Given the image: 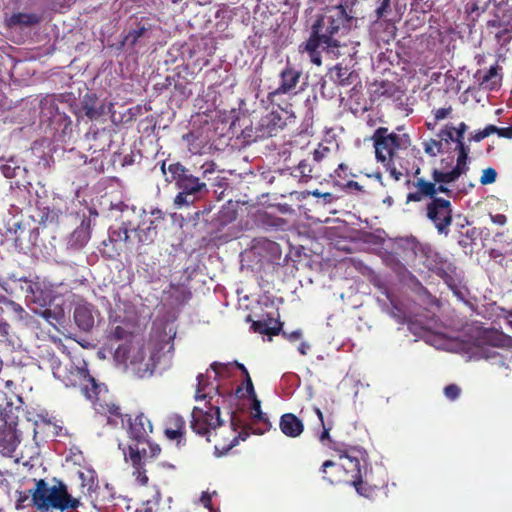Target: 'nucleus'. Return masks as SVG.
Listing matches in <instances>:
<instances>
[{
    "mask_svg": "<svg viewBox=\"0 0 512 512\" xmlns=\"http://www.w3.org/2000/svg\"><path fill=\"white\" fill-rule=\"evenodd\" d=\"M409 329L414 334H419L427 344L436 349L464 352L469 354L471 359H486L495 365L508 368L507 355L495 349L506 347L512 349V338L497 330L474 327L467 339L460 341L441 332L432 331L429 327H422L418 332L416 323H411Z\"/></svg>",
    "mask_w": 512,
    "mask_h": 512,
    "instance_id": "1",
    "label": "nucleus"
},
{
    "mask_svg": "<svg viewBox=\"0 0 512 512\" xmlns=\"http://www.w3.org/2000/svg\"><path fill=\"white\" fill-rule=\"evenodd\" d=\"M172 358L173 344L164 338L123 343L114 353V360L118 366L141 379L167 370L172 364Z\"/></svg>",
    "mask_w": 512,
    "mask_h": 512,
    "instance_id": "2",
    "label": "nucleus"
},
{
    "mask_svg": "<svg viewBox=\"0 0 512 512\" xmlns=\"http://www.w3.org/2000/svg\"><path fill=\"white\" fill-rule=\"evenodd\" d=\"M204 379L203 374L197 377L198 384L195 399L196 401L204 402L202 405L194 407L190 426L196 434L205 436L208 442L212 441L211 437L213 435L215 437L218 436L219 433L217 431H221L220 436L224 440L222 446L228 445L231 440V434L229 431L224 430L227 426H223L220 419V396L210 395L209 392L202 394V391L205 390ZM217 445L221 447L220 444Z\"/></svg>",
    "mask_w": 512,
    "mask_h": 512,
    "instance_id": "3",
    "label": "nucleus"
},
{
    "mask_svg": "<svg viewBox=\"0 0 512 512\" xmlns=\"http://www.w3.org/2000/svg\"><path fill=\"white\" fill-rule=\"evenodd\" d=\"M351 18L348 17L345 8L342 5L335 6L327 11L313 26V32L311 37L303 46V52H306L310 58V61L320 66L321 55L319 47L327 49L328 52L333 53L335 56L338 53L335 49L339 47V42L335 38V35L339 30L344 27L346 22H349Z\"/></svg>",
    "mask_w": 512,
    "mask_h": 512,
    "instance_id": "4",
    "label": "nucleus"
},
{
    "mask_svg": "<svg viewBox=\"0 0 512 512\" xmlns=\"http://www.w3.org/2000/svg\"><path fill=\"white\" fill-rule=\"evenodd\" d=\"M237 366L243 370V372L247 375L246 379V392L248 396L251 399V407H250V415L254 423H260L262 427L254 428L250 424L243 423L240 420H238L236 417L231 418V423L229 426H227L224 430H227L231 434V440L228 445H223L219 447L218 445L215 446V450L222 452H227L230 449H232L234 446H236L239 441H245L250 433L262 435L266 431H268L271 427V423L266 416L265 413L261 410V402L257 399L254 387L252 384V381L248 375V372L246 371L245 367L242 364H237Z\"/></svg>",
    "mask_w": 512,
    "mask_h": 512,
    "instance_id": "5",
    "label": "nucleus"
},
{
    "mask_svg": "<svg viewBox=\"0 0 512 512\" xmlns=\"http://www.w3.org/2000/svg\"><path fill=\"white\" fill-rule=\"evenodd\" d=\"M31 501L38 510H74L80 505L77 498L72 497L67 486L58 480L48 483L43 479L36 481V487L32 491Z\"/></svg>",
    "mask_w": 512,
    "mask_h": 512,
    "instance_id": "6",
    "label": "nucleus"
},
{
    "mask_svg": "<svg viewBox=\"0 0 512 512\" xmlns=\"http://www.w3.org/2000/svg\"><path fill=\"white\" fill-rule=\"evenodd\" d=\"M50 365L55 378L63 382L66 387L80 386L82 393L89 400L93 401V396L89 392V385H91V391L93 394L98 395L100 393V389L96 385L95 379L89 375L84 360L66 359L65 362H62L53 357L50 360Z\"/></svg>",
    "mask_w": 512,
    "mask_h": 512,
    "instance_id": "7",
    "label": "nucleus"
},
{
    "mask_svg": "<svg viewBox=\"0 0 512 512\" xmlns=\"http://www.w3.org/2000/svg\"><path fill=\"white\" fill-rule=\"evenodd\" d=\"M168 170L171 174V179L168 180H175L181 190L174 199L175 205L179 208L193 204L197 199V195L207 189L204 182L188 174L185 167L179 163L169 165Z\"/></svg>",
    "mask_w": 512,
    "mask_h": 512,
    "instance_id": "8",
    "label": "nucleus"
},
{
    "mask_svg": "<svg viewBox=\"0 0 512 512\" xmlns=\"http://www.w3.org/2000/svg\"><path fill=\"white\" fill-rule=\"evenodd\" d=\"M422 253L425 258L423 264L428 270L440 276L458 299L465 300L467 291L460 283V277L456 272V268L431 250H422Z\"/></svg>",
    "mask_w": 512,
    "mask_h": 512,
    "instance_id": "9",
    "label": "nucleus"
},
{
    "mask_svg": "<svg viewBox=\"0 0 512 512\" xmlns=\"http://www.w3.org/2000/svg\"><path fill=\"white\" fill-rule=\"evenodd\" d=\"M152 423L150 419L144 414L136 416L129 426L130 438L135 441V444H130L128 452L123 450L126 460H130L134 464H138L143 457L147 455V450L144 447L149 434L152 432Z\"/></svg>",
    "mask_w": 512,
    "mask_h": 512,
    "instance_id": "10",
    "label": "nucleus"
},
{
    "mask_svg": "<svg viewBox=\"0 0 512 512\" xmlns=\"http://www.w3.org/2000/svg\"><path fill=\"white\" fill-rule=\"evenodd\" d=\"M466 130L467 126L464 122H461L457 127H454L455 150L458 151L456 166L448 172L435 170L433 172V178L435 182L450 183L458 179L463 173L466 172L469 153V147L465 146L463 142Z\"/></svg>",
    "mask_w": 512,
    "mask_h": 512,
    "instance_id": "11",
    "label": "nucleus"
},
{
    "mask_svg": "<svg viewBox=\"0 0 512 512\" xmlns=\"http://www.w3.org/2000/svg\"><path fill=\"white\" fill-rule=\"evenodd\" d=\"M109 217L120 221L118 227H111L109 238L112 242H128L129 232L132 228V218H139L140 213H136V208L126 205L122 202L111 204Z\"/></svg>",
    "mask_w": 512,
    "mask_h": 512,
    "instance_id": "12",
    "label": "nucleus"
},
{
    "mask_svg": "<svg viewBox=\"0 0 512 512\" xmlns=\"http://www.w3.org/2000/svg\"><path fill=\"white\" fill-rule=\"evenodd\" d=\"M386 130L378 129L374 135V146L376 158L381 163L392 161L398 149L404 147L408 143L405 135L395 133L385 135Z\"/></svg>",
    "mask_w": 512,
    "mask_h": 512,
    "instance_id": "13",
    "label": "nucleus"
},
{
    "mask_svg": "<svg viewBox=\"0 0 512 512\" xmlns=\"http://www.w3.org/2000/svg\"><path fill=\"white\" fill-rule=\"evenodd\" d=\"M427 217L433 222L439 233L447 234L452 223L450 201L443 198H434L427 205Z\"/></svg>",
    "mask_w": 512,
    "mask_h": 512,
    "instance_id": "14",
    "label": "nucleus"
},
{
    "mask_svg": "<svg viewBox=\"0 0 512 512\" xmlns=\"http://www.w3.org/2000/svg\"><path fill=\"white\" fill-rule=\"evenodd\" d=\"M136 213H140V217L132 218L131 232L135 233L139 243L152 242L157 234L155 220L161 217V212L159 210L152 211L148 215L144 210H136Z\"/></svg>",
    "mask_w": 512,
    "mask_h": 512,
    "instance_id": "15",
    "label": "nucleus"
},
{
    "mask_svg": "<svg viewBox=\"0 0 512 512\" xmlns=\"http://www.w3.org/2000/svg\"><path fill=\"white\" fill-rule=\"evenodd\" d=\"M134 316V307L130 303L126 301H122L120 298H117L115 303V311L114 315L112 314L110 317L114 322H119L123 325L113 326L110 330V335L112 338L120 340L124 339L129 331L126 328L125 323L130 321Z\"/></svg>",
    "mask_w": 512,
    "mask_h": 512,
    "instance_id": "16",
    "label": "nucleus"
},
{
    "mask_svg": "<svg viewBox=\"0 0 512 512\" xmlns=\"http://www.w3.org/2000/svg\"><path fill=\"white\" fill-rule=\"evenodd\" d=\"M286 125L281 113L277 111L269 112L263 115L255 126L259 137H271L283 129Z\"/></svg>",
    "mask_w": 512,
    "mask_h": 512,
    "instance_id": "17",
    "label": "nucleus"
},
{
    "mask_svg": "<svg viewBox=\"0 0 512 512\" xmlns=\"http://www.w3.org/2000/svg\"><path fill=\"white\" fill-rule=\"evenodd\" d=\"M20 443V435L16 428L0 419V453L11 456Z\"/></svg>",
    "mask_w": 512,
    "mask_h": 512,
    "instance_id": "18",
    "label": "nucleus"
},
{
    "mask_svg": "<svg viewBox=\"0 0 512 512\" xmlns=\"http://www.w3.org/2000/svg\"><path fill=\"white\" fill-rule=\"evenodd\" d=\"M99 318V312L91 304L86 302L77 303L74 310V321L83 331H90Z\"/></svg>",
    "mask_w": 512,
    "mask_h": 512,
    "instance_id": "19",
    "label": "nucleus"
},
{
    "mask_svg": "<svg viewBox=\"0 0 512 512\" xmlns=\"http://www.w3.org/2000/svg\"><path fill=\"white\" fill-rule=\"evenodd\" d=\"M41 117L47 120L51 125L55 123H63L64 130L71 125V121L65 114L60 113L53 97H46L41 101Z\"/></svg>",
    "mask_w": 512,
    "mask_h": 512,
    "instance_id": "20",
    "label": "nucleus"
},
{
    "mask_svg": "<svg viewBox=\"0 0 512 512\" xmlns=\"http://www.w3.org/2000/svg\"><path fill=\"white\" fill-rule=\"evenodd\" d=\"M94 409L97 413L105 415L107 422L112 425H117L119 422H123L120 408L115 404L108 403L105 397H96L93 401Z\"/></svg>",
    "mask_w": 512,
    "mask_h": 512,
    "instance_id": "21",
    "label": "nucleus"
},
{
    "mask_svg": "<svg viewBox=\"0 0 512 512\" xmlns=\"http://www.w3.org/2000/svg\"><path fill=\"white\" fill-rule=\"evenodd\" d=\"M281 432L290 438L299 437L304 430L303 422L292 413L283 414L280 418Z\"/></svg>",
    "mask_w": 512,
    "mask_h": 512,
    "instance_id": "22",
    "label": "nucleus"
},
{
    "mask_svg": "<svg viewBox=\"0 0 512 512\" xmlns=\"http://www.w3.org/2000/svg\"><path fill=\"white\" fill-rule=\"evenodd\" d=\"M0 171L6 178H16L17 186H24L26 181L24 177L27 173L26 168L21 166L16 158H10L5 163L0 164Z\"/></svg>",
    "mask_w": 512,
    "mask_h": 512,
    "instance_id": "23",
    "label": "nucleus"
},
{
    "mask_svg": "<svg viewBox=\"0 0 512 512\" xmlns=\"http://www.w3.org/2000/svg\"><path fill=\"white\" fill-rule=\"evenodd\" d=\"M413 187L415 191L410 192L407 195V202H420L425 197H433L437 193L435 183L428 182L423 178H418L414 183Z\"/></svg>",
    "mask_w": 512,
    "mask_h": 512,
    "instance_id": "24",
    "label": "nucleus"
},
{
    "mask_svg": "<svg viewBox=\"0 0 512 512\" xmlns=\"http://www.w3.org/2000/svg\"><path fill=\"white\" fill-rule=\"evenodd\" d=\"M301 71L287 66L280 74V85L278 87L279 93L293 92L301 77Z\"/></svg>",
    "mask_w": 512,
    "mask_h": 512,
    "instance_id": "25",
    "label": "nucleus"
},
{
    "mask_svg": "<svg viewBox=\"0 0 512 512\" xmlns=\"http://www.w3.org/2000/svg\"><path fill=\"white\" fill-rule=\"evenodd\" d=\"M91 219L84 218L81 224L73 231L69 239V245L72 248L79 249L84 247L91 236Z\"/></svg>",
    "mask_w": 512,
    "mask_h": 512,
    "instance_id": "26",
    "label": "nucleus"
},
{
    "mask_svg": "<svg viewBox=\"0 0 512 512\" xmlns=\"http://www.w3.org/2000/svg\"><path fill=\"white\" fill-rule=\"evenodd\" d=\"M185 429V421L184 419L177 415H171L166 424L165 428V435L170 440H178L180 441L181 437L183 436Z\"/></svg>",
    "mask_w": 512,
    "mask_h": 512,
    "instance_id": "27",
    "label": "nucleus"
},
{
    "mask_svg": "<svg viewBox=\"0 0 512 512\" xmlns=\"http://www.w3.org/2000/svg\"><path fill=\"white\" fill-rule=\"evenodd\" d=\"M39 22V17L33 13H15L7 20L8 27H26Z\"/></svg>",
    "mask_w": 512,
    "mask_h": 512,
    "instance_id": "28",
    "label": "nucleus"
},
{
    "mask_svg": "<svg viewBox=\"0 0 512 512\" xmlns=\"http://www.w3.org/2000/svg\"><path fill=\"white\" fill-rule=\"evenodd\" d=\"M340 459L343 470L351 474L353 479L361 475L360 461L357 457L351 454H344L340 456Z\"/></svg>",
    "mask_w": 512,
    "mask_h": 512,
    "instance_id": "29",
    "label": "nucleus"
},
{
    "mask_svg": "<svg viewBox=\"0 0 512 512\" xmlns=\"http://www.w3.org/2000/svg\"><path fill=\"white\" fill-rule=\"evenodd\" d=\"M501 82V76L498 73V68L495 66L490 67L483 76L480 78V84L484 89L494 90Z\"/></svg>",
    "mask_w": 512,
    "mask_h": 512,
    "instance_id": "30",
    "label": "nucleus"
},
{
    "mask_svg": "<svg viewBox=\"0 0 512 512\" xmlns=\"http://www.w3.org/2000/svg\"><path fill=\"white\" fill-rule=\"evenodd\" d=\"M281 323L277 320L269 319L268 321H255L252 328L255 332L261 334L276 335L280 330Z\"/></svg>",
    "mask_w": 512,
    "mask_h": 512,
    "instance_id": "31",
    "label": "nucleus"
},
{
    "mask_svg": "<svg viewBox=\"0 0 512 512\" xmlns=\"http://www.w3.org/2000/svg\"><path fill=\"white\" fill-rule=\"evenodd\" d=\"M437 138L438 141H441V148L443 149V153L449 152L450 145L455 144L454 126L446 125L439 131Z\"/></svg>",
    "mask_w": 512,
    "mask_h": 512,
    "instance_id": "32",
    "label": "nucleus"
},
{
    "mask_svg": "<svg viewBox=\"0 0 512 512\" xmlns=\"http://www.w3.org/2000/svg\"><path fill=\"white\" fill-rule=\"evenodd\" d=\"M395 245L397 248L403 249L407 251V253H411V255H417L418 251H422L421 245L417 242L414 237H405L398 238L395 241Z\"/></svg>",
    "mask_w": 512,
    "mask_h": 512,
    "instance_id": "33",
    "label": "nucleus"
},
{
    "mask_svg": "<svg viewBox=\"0 0 512 512\" xmlns=\"http://www.w3.org/2000/svg\"><path fill=\"white\" fill-rule=\"evenodd\" d=\"M331 78L340 85H348L352 83V73L349 72L347 68L339 65L335 66L331 70Z\"/></svg>",
    "mask_w": 512,
    "mask_h": 512,
    "instance_id": "34",
    "label": "nucleus"
},
{
    "mask_svg": "<svg viewBox=\"0 0 512 512\" xmlns=\"http://www.w3.org/2000/svg\"><path fill=\"white\" fill-rule=\"evenodd\" d=\"M423 149L425 153L431 157H435L438 154H443V149L441 148V141H438V138H431L425 140L423 142Z\"/></svg>",
    "mask_w": 512,
    "mask_h": 512,
    "instance_id": "35",
    "label": "nucleus"
},
{
    "mask_svg": "<svg viewBox=\"0 0 512 512\" xmlns=\"http://www.w3.org/2000/svg\"><path fill=\"white\" fill-rule=\"evenodd\" d=\"M487 0H469L465 5V10L470 15L478 16L481 12L485 11L487 7Z\"/></svg>",
    "mask_w": 512,
    "mask_h": 512,
    "instance_id": "36",
    "label": "nucleus"
},
{
    "mask_svg": "<svg viewBox=\"0 0 512 512\" xmlns=\"http://www.w3.org/2000/svg\"><path fill=\"white\" fill-rule=\"evenodd\" d=\"M32 491L24 492V491H17L16 492V499H15V507L17 510H21L26 508L29 505H33L31 498H32Z\"/></svg>",
    "mask_w": 512,
    "mask_h": 512,
    "instance_id": "37",
    "label": "nucleus"
},
{
    "mask_svg": "<svg viewBox=\"0 0 512 512\" xmlns=\"http://www.w3.org/2000/svg\"><path fill=\"white\" fill-rule=\"evenodd\" d=\"M295 176H299L304 182H307L311 178L312 167L306 161L302 160L294 170Z\"/></svg>",
    "mask_w": 512,
    "mask_h": 512,
    "instance_id": "38",
    "label": "nucleus"
},
{
    "mask_svg": "<svg viewBox=\"0 0 512 512\" xmlns=\"http://www.w3.org/2000/svg\"><path fill=\"white\" fill-rule=\"evenodd\" d=\"M42 317L51 325L56 326V324L60 323L63 318V311L61 309H57L52 311L51 309H45L41 313Z\"/></svg>",
    "mask_w": 512,
    "mask_h": 512,
    "instance_id": "39",
    "label": "nucleus"
},
{
    "mask_svg": "<svg viewBox=\"0 0 512 512\" xmlns=\"http://www.w3.org/2000/svg\"><path fill=\"white\" fill-rule=\"evenodd\" d=\"M183 139L188 143L189 150L193 153H198L200 151V148L202 144L205 143V141H200V143H196L199 139V136L196 132H190L183 136Z\"/></svg>",
    "mask_w": 512,
    "mask_h": 512,
    "instance_id": "40",
    "label": "nucleus"
},
{
    "mask_svg": "<svg viewBox=\"0 0 512 512\" xmlns=\"http://www.w3.org/2000/svg\"><path fill=\"white\" fill-rule=\"evenodd\" d=\"M84 109H85L86 116L91 120L97 119L104 113L103 105L96 106L94 104L93 105L86 104L84 106Z\"/></svg>",
    "mask_w": 512,
    "mask_h": 512,
    "instance_id": "41",
    "label": "nucleus"
},
{
    "mask_svg": "<svg viewBox=\"0 0 512 512\" xmlns=\"http://www.w3.org/2000/svg\"><path fill=\"white\" fill-rule=\"evenodd\" d=\"M496 178H497L496 170L494 168L489 167V168H486L483 170L481 178H480V183L482 185L492 184L496 181Z\"/></svg>",
    "mask_w": 512,
    "mask_h": 512,
    "instance_id": "42",
    "label": "nucleus"
},
{
    "mask_svg": "<svg viewBox=\"0 0 512 512\" xmlns=\"http://www.w3.org/2000/svg\"><path fill=\"white\" fill-rule=\"evenodd\" d=\"M352 485L355 487L358 494L365 497H368L370 495L371 488L365 483H363L361 475L352 480Z\"/></svg>",
    "mask_w": 512,
    "mask_h": 512,
    "instance_id": "43",
    "label": "nucleus"
},
{
    "mask_svg": "<svg viewBox=\"0 0 512 512\" xmlns=\"http://www.w3.org/2000/svg\"><path fill=\"white\" fill-rule=\"evenodd\" d=\"M79 477L81 478L83 485L88 486L91 489L96 481V473L93 470H87L86 472H79Z\"/></svg>",
    "mask_w": 512,
    "mask_h": 512,
    "instance_id": "44",
    "label": "nucleus"
},
{
    "mask_svg": "<svg viewBox=\"0 0 512 512\" xmlns=\"http://www.w3.org/2000/svg\"><path fill=\"white\" fill-rule=\"evenodd\" d=\"M461 393V389L456 384H450L444 388V395L449 400H456Z\"/></svg>",
    "mask_w": 512,
    "mask_h": 512,
    "instance_id": "45",
    "label": "nucleus"
},
{
    "mask_svg": "<svg viewBox=\"0 0 512 512\" xmlns=\"http://www.w3.org/2000/svg\"><path fill=\"white\" fill-rule=\"evenodd\" d=\"M141 461L142 459L139 461L138 464H133L134 466V472H133V475L136 477V480L141 484V485H144L147 483L148 481V477L146 476L145 472L141 470Z\"/></svg>",
    "mask_w": 512,
    "mask_h": 512,
    "instance_id": "46",
    "label": "nucleus"
},
{
    "mask_svg": "<svg viewBox=\"0 0 512 512\" xmlns=\"http://www.w3.org/2000/svg\"><path fill=\"white\" fill-rule=\"evenodd\" d=\"M168 293L172 296H176V302L182 303L185 300L186 290L182 286H171Z\"/></svg>",
    "mask_w": 512,
    "mask_h": 512,
    "instance_id": "47",
    "label": "nucleus"
},
{
    "mask_svg": "<svg viewBox=\"0 0 512 512\" xmlns=\"http://www.w3.org/2000/svg\"><path fill=\"white\" fill-rule=\"evenodd\" d=\"M144 447L147 450V455L144 458L155 457L160 453L159 445L150 443L148 439L146 440V444L144 445Z\"/></svg>",
    "mask_w": 512,
    "mask_h": 512,
    "instance_id": "48",
    "label": "nucleus"
},
{
    "mask_svg": "<svg viewBox=\"0 0 512 512\" xmlns=\"http://www.w3.org/2000/svg\"><path fill=\"white\" fill-rule=\"evenodd\" d=\"M329 152V149L325 146H319L317 149L313 152V159L316 162H320Z\"/></svg>",
    "mask_w": 512,
    "mask_h": 512,
    "instance_id": "49",
    "label": "nucleus"
},
{
    "mask_svg": "<svg viewBox=\"0 0 512 512\" xmlns=\"http://www.w3.org/2000/svg\"><path fill=\"white\" fill-rule=\"evenodd\" d=\"M146 31L145 27H140L138 29H135L131 31L128 36L127 40H131V43H135Z\"/></svg>",
    "mask_w": 512,
    "mask_h": 512,
    "instance_id": "50",
    "label": "nucleus"
},
{
    "mask_svg": "<svg viewBox=\"0 0 512 512\" xmlns=\"http://www.w3.org/2000/svg\"><path fill=\"white\" fill-rule=\"evenodd\" d=\"M451 111H452L451 107L437 109L434 113L435 120L439 121V120H443V119L447 118L450 115Z\"/></svg>",
    "mask_w": 512,
    "mask_h": 512,
    "instance_id": "51",
    "label": "nucleus"
},
{
    "mask_svg": "<svg viewBox=\"0 0 512 512\" xmlns=\"http://www.w3.org/2000/svg\"><path fill=\"white\" fill-rule=\"evenodd\" d=\"M383 164L386 167V170L389 171L391 177H393L396 181L400 180L402 173L391 165V161H387L386 163Z\"/></svg>",
    "mask_w": 512,
    "mask_h": 512,
    "instance_id": "52",
    "label": "nucleus"
},
{
    "mask_svg": "<svg viewBox=\"0 0 512 512\" xmlns=\"http://www.w3.org/2000/svg\"><path fill=\"white\" fill-rule=\"evenodd\" d=\"M497 135L502 138L512 139V126L504 128L498 127Z\"/></svg>",
    "mask_w": 512,
    "mask_h": 512,
    "instance_id": "53",
    "label": "nucleus"
},
{
    "mask_svg": "<svg viewBox=\"0 0 512 512\" xmlns=\"http://www.w3.org/2000/svg\"><path fill=\"white\" fill-rule=\"evenodd\" d=\"M390 0H383L380 7L377 8L376 12L378 17H383L386 13L387 7L389 5Z\"/></svg>",
    "mask_w": 512,
    "mask_h": 512,
    "instance_id": "54",
    "label": "nucleus"
},
{
    "mask_svg": "<svg viewBox=\"0 0 512 512\" xmlns=\"http://www.w3.org/2000/svg\"><path fill=\"white\" fill-rule=\"evenodd\" d=\"M201 169L203 170V176L205 177L207 174H211L215 171V164L206 163L201 167Z\"/></svg>",
    "mask_w": 512,
    "mask_h": 512,
    "instance_id": "55",
    "label": "nucleus"
},
{
    "mask_svg": "<svg viewBox=\"0 0 512 512\" xmlns=\"http://www.w3.org/2000/svg\"><path fill=\"white\" fill-rule=\"evenodd\" d=\"M491 219L494 223L498 225H504L506 223V216L502 214L492 215Z\"/></svg>",
    "mask_w": 512,
    "mask_h": 512,
    "instance_id": "56",
    "label": "nucleus"
},
{
    "mask_svg": "<svg viewBox=\"0 0 512 512\" xmlns=\"http://www.w3.org/2000/svg\"><path fill=\"white\" fill-rule=\"evenodd\" d=\"M201 503L204 505V507L206 508H210V503H211V496L209 493L207 492H204L201 496V499H200Z\"/></svg>",
    "mask_w": 512,
    "mask_h": 512,
    "instance_id": "57",
    "label": "nucleus"
},
{
    "mask_svg": "<svg viewBox=\"0 0 512 512\" xmlns=\"http://www.w3.org/2000/svg\"><path fill=\"white\" fill-rule=\"evenodd\" d=\"M482 131H483V132L485 133V135L488 137V136H490V135H492V134H494V133H496V134H497L498 127H497V126H495V125H492V124H491V125H487V126H486Z\"/></svg>",
    "mask_w": 512,
    "mask_h": 512,
    "instance_id": "58",
    "label": "nucleus"
},
{
    "mask_svg": "<svg viewBox=\"0 0 512 512\" xmlns=\"http://www.w3.org/2000/svg\"><path fill=\"white\" fill-rule=\"evenodd\" d=\"M211 368L214 371L215 376H218V375H220L222 373V370L225 368V365L224 364L214 363L211 366Z\"/></svg>",
    "mask_w": 512,
    "mask_h": 512,
    "instance_id": "59",
    "label": "nucleus"
},
{
    "mask_svg": "<svg viewBox=\"0 0 512 512\" xmlns=\"http://www.w3.org/2000/svg\"><path fill=\"white\" fill-rule=\"evenodd\" d=\"M310 346L308 343L306 342H301L299 347H298V351L300 354L302 355H306L307 354V351L309 350Z\"/></svg>",
    "mask_w": 512,
    "mask_h": 512,
    "instance_id": "60",
    "label": "nucleus"
},
{
    "mask_svg": "<svg viewBox=\"0 0 512 512\" xmlns=\"http://www.w3.org/2000/svg\"><path fill=\"white\" fill-rule=\"evenodd\" d=\"M486 137L485 133L482 130H479L473 135V140L479 142Z\"/></svg>",
    "mask_w": 512,
    "mask_h": 512,
    "instance_id": "61",
    "label": "nucleus"
},
{
    "mask_svg": "<svg viewBox=\"0 0 512 512\" xmlns=\"http://www.w3.org/2000/svg\"><path fill=\"white\" fill-rule=\"evenodd\" d=\"M301 337V331L300 330H296V331H293L289 336L288 338L290 340H293V339H299Z\"/></svg>",
    "mask_w": 512,
    "mask_h": 512,
    "instance_id": "62",
    "label": "nucleus"
},
{
    "mask_svg": "<svg viewBox=\"0 0 512 512\" xmlns=\"http://www.w3.org/2000/svg\"><path fill=\"white\" fill-rule=\"evenodd\" d=\"M334 465H335V463H334L333 461H331V460H327V461H325V462L323 463V465H322V471H323V472H326V469H327L328 467H332V466H334Z\"/></svg>",
    "mask_w": 512,
    "mask_h": 512,
    "instance_id": "63",
    "label": "nucleus"
},
{
    "mask_svg": "<svg viewBox=\"0 0 512 512\" xmlns=\"http://www.w3.org/2000/svg\"><path fill=\"white\" fill-rule=\"evenodd\" d=\"M322 197L324 198V200L326 202H331L334 198L333 194H331V193H323Z\"/></svg>",
    "mask_w": 512,
    "mask_h": 512,
    "instance_id": "64",
    "label": "nucleus"
}]
</instances>
